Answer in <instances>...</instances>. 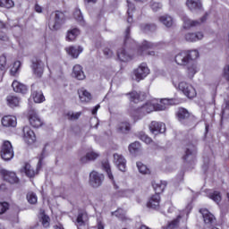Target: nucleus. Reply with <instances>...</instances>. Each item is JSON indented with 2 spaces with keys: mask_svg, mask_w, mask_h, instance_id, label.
Here are the masks:
<instances>
[{
  "mask_svg": "<svg viewBox=\"0 0 229 229\" xmlns=\"http://www.w3.org/2000/svg\"><path fill=\"white\" fill-rule=\"evenodd\" d=\"M199 56L198 50L182 51L175 55V64L187 67L189 78H194V74L198 72L197 58Z\"/></svg>",
  "mask_w": 229,
  "mask_h": 229,
  "instance_id": "nucleus-1",
  "label": "nucleus"
},
{
  "mask_svg": "<svg viewBox=\"0 0 229 229\" xmlns=\"http://www.w3.org/2000/svg\"><path fill=\"white\" fill-rule=\"evenodd\" d=\"M65 24V14L60 11H55L50 14L48 19V28L51 31H58L62 30V26Z\"/></svg>",
  "mask_w": 229,
  "mask_h": 229,
  "instance_id": "nucleus-2",
  "label": "nucleus"
},
{
  "mask_svg": "<svg viewBox=\"0 0 229 229\" xmlns=\"http://www.w3.org/2000/svg\"><path fill=\"white\" fill-rule=\"evenodd\" d=\"M154 110H155V104L151 102H147L141 107H139V108L130 107L128 109V112H129V115H131V117H132L134 121H137V119H139L140 114L146 115V114H151V112H154Z\"/></svg>",
  "mask_w": 229,
  "mask_h": 229,
  "instance_id": "nucleus-3",
  "label": "nucleus"
},
{
  "mask_svg": "<svg viewBox=\"0 0 229 229\" xmlns=\"http://www.w3.org/2000/svg\"><path fill=\"white\" fill-rule=\"evenodd\" d=\"M176 118L181 123V124H184L185 126H191L192 124V118L191 117V113L183 107H180L176 112Z\"/></svg>",
  "mask_w": 229,
  "mask_h": 229,
  "instance_id": "nucleus-4",
  "label": "nucleus"
},
{
  "mask_svg": "<svg viewBox=\"0 0 229 229\" xmlns=\"http://www.w3.org/2000/svg\"><path fill=\"white\" fill-rule=\"evenodd\" d=\"M1 158L8 162L13 158V147L12 146V142L5 140L4 141L1 151H0Z\"/></svg>",
  "mask_w": 229,
  "mask_h": 229,
  "instance_id": "nucleus-5",
  "label": "nucleus"
},
{
  "mask_svg": "<svg viewBox=\"0 0 229 229\" xmlns=\"http://www.w3.org/2000/svg\"><path fill=\"white\" fill-rule=\"evenodd\" d=\"M103 182H105V175L103 174L98 173L97 171H92L89 174V185L93 187V189L101 187Z\"/></svg>",
  "mask_w": 229,
  "mask_h": 229,
  "instance_id": "nucleus-6",
  "label": "nucleus"
},
{
  "mask_svg": "<svg viewBox=\"0 0 229 229\" xmlns=\"http://www.w3.org/2000/svg\"><path fill=\"white\" fill-rule=\"evenodd\" d=\"M196 146L192 144L188 145L185 150V154L182 157V160H184V162H187L188 164H192V162L196 160Z\"/></svg>",
  "mask_w": 229,
  "mask_h": 229,
  "instance_id": "nucleus-7",
  "label": "nucleus"
},
{
  "mask_svg": "<svg viewBox=\"0 0 229 229\" xmlns=\"http://www.w3.org/2000/svg\"><path fill=\"white\" fill-rule=\"evenodd\" d=\"M149 74V68H148V64L145 63H142L135 71H134V76L133 80L136 81H140V80H144L146 76Z\"/></svg>",
  "mask_w": 229,
  "mask_h": 229,
  "instance_id": "nucleus-8",
  "label": "nucleus"
},
{
  "mask_svg": "<svg viewBox=\"0 0 229 229\" xmlns=\"http://www.w3.org/2000/svg\"><path fill=\"white\" fill-rule=\"evenodd\" d=\"M179 90L184 94L187 98H192L196 96V89L192 85L187 82H180L179 83Z\"/></svg>",
  "mask_w": 229,
  "mask_h": 229,
  "instance_id": "nucleus-9",
  "label": "nucleus"
},
{
  "mask_svg": "<svg viewBox=\"0 0 229 229\" xmlns=\"http://www.w3.org/2000/svg\"><path fill=\"white\" fill-rule=\"evenodd\" d=\"M207 17H208V13H205L203 17L200 18V20H191L187 16H183L182 21L184 22V28H196V26H199L202 22H205L207 21Z\"/></svg>",
  "mask_w": 229,
  "mask_h": 229,
  "instance_id": "nucleus-10",
  "label": "nucleus"
},
{
  "mask_svg": "<svg viewBox=\"0 0 229 229\" xmlns=\"http://www.w3.org/2000/svg\"><path fill=\"white\" fill-rule=\"evenodd\" d=\"M175 99L173 98H162L159 104H154V110L160 112L163 110H167V106H171V105H177Z\"/></svg>",
  "mask_w": 229,
  "mask_h": 229,
  "instance_id": "nucleus-11",
  "label": "nucleus"
},
{
  "mask_svg": "<svg viewBox=\"0 0 229 229\" xmlns=\"http://www.w3.org/2000/svg\"><path fill=\"white\" fill-rule=\"evenodd\" d=\"M199 212L202 215L205 225L208 226H212V225H216V216L208 211L207 208H200Z\"/></svg>",
  "mask_w": 229,
  "mask_h": 229,
  "instance_id": "nucleus-12",
  "label": "nucleus"
},
{
  "mask_svg": "<svg viewBox=\"0 0 229 229\" xmlns=\"http://www.w3.org/2000/svg\"><path fill=\"white\" fill-rule=\"evenodd\" d=\"M150 131L154 135H158V133H165V123L160 122H151L148 126Z\"/></svg>",
  "mask_w": 229,
  "mask_h": 229,
  "instance_id": "nucleus-13",
  "label": "nucleus"
},
{
  "mask_svg": "<svg viewBox=\"0 0 229 229\" xmlns=\"http://www.w3.org/2000/svg\"><path fill=\"white\" fill-rule=\"evenodd\" d=\"M32 69L38 78H42V74H44V63L38 59L32 60Z\"/></svg>",
  "mask_w": 229,
  "mask_h": 229,
  "instance_id": "nucleus-14",
  "label": "nucleus"
},
{
  "mask_svg": "<svg viewBox=\"0 0 229 229\" xmlns=\"http://www.w3.org/2000/svg\"><path fill=\"white\" fill-rule=\"evenodd\" d=\"M23 136L25 142L28 144H34L35 140H37L35 132L28 126L23 127Z\"/></svg>",
  "mask_w": 229,
  "mask_h": 229,
  "instance_id": "nucleus-15",
  "label": "nucleus"
},
{
  "mask_svg": "<svg viewBox=\"0 0 229 229\" xmlns=\"http://www.w3.org/2000/svg\"><path fill=\"white\" fill-rule=\"evenodd\" d=\"M186 6L190 12H201L203 10V4L201 0H187Z\"/></svg>",
  "mask_w": 229,
  "mask_h": 229,
  "instance_id": "nucleus-16",
  "label": "nucleus"
},
{
  "mask_svg": "<svg viewBox=\"0 0 229 229\" xmlns=\"http://www.w3.org/2000/svg\"><path fill=\"white\" fill-rule=\"evenodd\" d=\"M114 162L119 171H122L123 173L126 171V159L123 155L114 154Z\"/></svg>",
  "mask_w": 229,
  "mask_h": 229,
  "instance_id": "nucleus-17",
  "label": "nucleus"
},
{
  "mask_svg": "<svg viewBox=\"0 0 229 229\" xmlns=\"http://www.w3.org/2000/svg\"><path fill=\"white\" fill-rule=\"evenodd\" d=\"M29 121L33 128H40L42 126V120L35 111H30Z\"/></svg>",
  "mask_w": 229,
  "mask_h": 229,
  "instance_id": "nucleus-18",
  "label": "nucleus"
},
{
  "mask_svg": "<svg viewBox=\"0 0 229 229\" xmlns=\"http://www.w3.org/2000/svg\"><path fill=\"white\" fill-rule=\"evenodd\" d=\"M31 90H32V98H33V100L35 103H42V102L46 101L44 93H42V91L37 89V85L32 84Z\"/></svg>",
  "mask_w": 229,
  "mask_h": 229,
  "instance_id": "nucleus-19",
  "label": "nucleus"
},
{
  "mask_svg": "<svg viewBox=\"0 0 229 229\" xmlns=\"http://www.w3.org/2000/svg\"><path fill=\"white\" fill-rule=\"evenodd\" d=\"M2 125L5 128H15L17 126V118L15 116H4L2 118Z\"/></svg>",
  "mask_w": 229,
  "mask_h": 229,
  "instance_id": "nucleus-20",
  "label": "nucleus"
},
{
  "mask_svg": "<svg viewBox=\"0 0 229 229\" xmlns=\"http://www.w3.org/2000/svg\"><path fill=\"white\" fill-rule=\"evenodd\" d=\"M4 180L8 182V183H17L19 182V177H17V174L15 172H10L7 170H4Z\"/></svg>",
  "mask_w": 229,
  "mask_h": 229,
  "instance_id": "nucleus-21",
  "label": "nucleus"
},
{
  "mask_svg": "<svg viewBox=\"0 0 229 229\" xmlns=\"http://www.w3.org/2000/svg\"><path fill=\"white\" fill-rule=\"evenodd\" d=\"M147 207L148 208H153L154 210H157V208H160V195H153L147 203Z\"/></svg>",
  "mask_w": 229,
  "mask_h": 229,
  "instance_id": "nucleus-22",
  "label": "nucleus"
},
{
  "mask_svg": "<svg viewBox=\"0 0 229 229\" xmlns=\"http://www.w3.org/2000/svg\"><path fill=\"white\" fill-rule=\"evenodd\" d=\"M126 96H129V99L131 103H139V101H143V99H146V94L137 91H132L130 93H127Z\"/></svg>",
  "mask_w": 229,
  "mask_h": 229,
  "instance_id": "nucleus-23",
  "label": "nucleus"
},
{
  "mask_svg": "<svg viewBox=\"0 0 229 229\" xmlns=\"http://www.w3.org/2000/svg\"><path fill=\"white\" fill-rule=\"evenodd\" d=\"M203 37L201 32H189L185 34L184 38L187 42H198V40H201Z\"/></svg>",
  "mask_w": 229,
  "mask_h": 229,
  "instance_id": "nucleus-24",
  "label": "nucleus"
},
{
  "mask_svg": "<svg viewBox=\"0 0 229 229\" xmlns=\"http://www.w3.org/2000/svg\"><path fill=\"white\" fill-rule=\"evenodd\" d=\"M72 76L76 80H85V72H83V67L80 64H76L72 69Z\"/></svg>",
  "mask_w": 229,
  "mask_h": 229,
  "instance_id": "nucleus-25",
  "label": "nucleus"
},
{
  "mask_svg": "<svg viewBox=\"0 0 229 229\" xmlns=\"http://www.w3.org/2000/svg\"><path fill=\"white\" fill-rule=\"evenodd\" d=\"M79 98L82 103H89L92 99V95L83 88L78 90Z\"/></svg>",
  "mask_w": 229,
  "mask_h": 229,
  "instance_id": "nucleus-26",
  "label": "nucleus"
},
{
  "mask_svg": "<svg viewBox=\"0 0 229 229\" xmlns=\"http://www.w3.org/2000/svg\"><path fill=\"white\" fill-rule=\"evenodd\" d=\"M12 87H13L14 92H18L20 94H26V92H28V88L26 87V85H24L17 81H13Z\"/></svg>",
  "mask_w": 229,
  "mask_h": 229,
  "instance_id": "nucleus-27",
  "label": "nucleus"
},
{
  "mask_svg": "<svg viewBox=\"0 0 229 229\" xmlns=\"http://www.w3.org/2000/svg\"><path fill=\"white\" fill-rule=\"evenodd\" d=\"M166 185H167V182L165 181H159L158 182H154L152 183V186L154 188L156 194H158L159 196L160 194H162V192H164Z\"/></svg>",
  "mask_w": 229,
  "mask_h": 229,
  "instance_id": "nucleus-28",
  "label": "nucleus"
},
{
  "mask_svg": "<svg viewBox=\"0 0 229 229\" xmlns=\"http://www.w3.org/2000/svg\"><path fill=\"white\" fill-rule=\"evenodd\" d=\"M98 157H99V154H98V153H96L94 151L88 152L86 154V156L81 157V164H87L88 162H93Z\"/></svg>",
  "mask_w": 229,
  "mask_h": 229,
  "instance_id": "nucleus-29",
  "label": "nucleus"
},
{
  "mask_svg": "<svg viewBox=\"0 0 229 229\" xmlns=\"http://www.w3.org/2000/svg\"><path fill=\"white\" fill-rule=\"evenodd\" d=\"M117 56L120 62H130L131 60V56L126 53L124 48L118 49Z\"/></svg>",
  "mask_w": 229,
  "mask_h": 229,
  "instance_id": "nucleus-30",
  "label": "nucleus"
},
{
  "mask_svg": "<svg viewBox=\"0 0 229 229\" xmlns=\"http://www.w3.org/2000/svg\"><path fill=\"white\" fill-rule=\"evenodd\" d=\"M155 47H157V44L149 41H144L142 46L139 48V53L140 55H144V51H146V49H155Z\"/></svg>",
  "mask_w": 229,
  "mask_h": 229,
  "instance_id": "nucleus-31",
  "label": "nucleus"
},
{
  "mask_svg": "<svg viewBox=\"0 0 229 229\" xmlns=\"http://www.w3.org/2000/svg\"><path fill=\"white\" fill-rule=\"evenodd\" d=\"M131 130V126L128 122H122L118 124V131L120 133H130Z\"/></svg>",
  "mask_w": 229,
  "mask_h": 229,
  "instance_id": "nucleus-32",
  "label": "nucleus"
},
{
  "mask_svg": "<svg viewBox=\"0 0 229 229\" xmlns=\"http://www.w3.org/2000/svg\"><path fill=\"white\" fill-rule=\"evenodd\" d=\"M159 21L164 24L166 28H171L173 26V17L165 14L159 17Z\"/></svg>",
  "mask_w": 229,
  "mask_h": 229,
  "instance_id": "nucleus-33",
  "label": "nucleus"
},
{
  "mask_svg": "<svg viewBox=\"0 0 229 229\" xmlns=\"http://www.w3.org/2000/svg\"><path fill=\"white\" fill-rule=\"evenodd\" d=\"M21 173H25L26 176L29 178H33L35 176V170L31 167V165L25 164L24 167L21 169Z\"/></svg>",
  "mask_w": 229,
  "mask_h": 229,
  "instance_id": "nucleus-34",
  "label": "nucleus"
},
{
  "mask_svg": "<svg viewBox=\"0 0 229 229\" xmlns=\"http://www.w3.org/2000/svg\"><path fill=\"white\" fill-rule=\"evenodd\" d=\"M49 216L46 215L44 210H40V222L44 228H49Z\"/></svg>",
  "mask_w": 229,
  "mask_h": 229,
  "instance_id": "nucleus-35",
  "label": "nucleus"
},
{
  "mask_svg": "<svg viewBox=\"0 0 229 229\" xmlns=\"http://www.w3.org/2000/svg\"><path fill=\"white\" fill-rule=\"evenodd\" d=\"M102 167L106 171L109 180L114 182V174H112V169L110 168V163L108 161L102 162Z\"/></svg>",
  "mask_w": 229,
  "mask_h": 229,
  "instance_id": "nucleus-36",
  "label": "nucleus"
},
{
  "mask_svg": "<svg viewBox=\"0 0 229 229\" xmlns=\"http://www.w3.org/2000/svg\"><path fill=\"white\" fill-rule=\"evenodd\" d=\"M78 35H80V30L76 28L72 30H68L66 39L70 41L76 40V37H78Z\"/></svg>",
  "mask_w": 229,
  "mask_h": 229,
  "instance_id": "nucleus-37",
  "label": "nucleus"
},
{
  "mask_svg": "<svg viewBox=\"0 0 229 229\" xmlns=\"http://www.w3.org/2000/svg\"><path fill=\"white\" fill-rule=\"evenodd\" d=\"M7 103L9 106H11V108H13L14 106H19V98L14 96H8Z\"/></svg>",
  "mask_w": 229,
  "mask_h": 229,
  "instance_id": "nucleus-38",
  "label": "nucleus"
},
{
  "mask_svg": "<svg viewBox=\"0 0 229 229\" xmlns=\"http://www.w3.org/2000/svg\"><path fill=\"white\" fill-rule=\"evenodd\" d=\"M140 30L144 31V33H148V31H156L157 25L155 24H141Z\"/></svg>",
  "mask_w": 229,
  "mask_h": 229,
  "instance_id": "nucleus-39",
  "label": "nucleus"
},
{
  "mask_svg": "<svg viewBox=\"0 0 229 229\" xmlns=\"http://www.w3.org/2000/svg\"><path fill=\"white\" fill-rule=\"evenodd\" d=\"M140 150V142L135 141L129 145L130 153H138Z\"/></svg>",
  "mask_w": 229,
  "mask_h": 229,
  "instance_id": "nucleus-40",
  "label": "nucleus"
},
{
  "mask_svg": "<svg viewBox=\"0 0 229 229\" xmlns=\"http://www.w3.org/2000/svg\"><path fill=\"white\" fill-rule=\"evenodd\" d=\"M136 165L141 174H149V170L148 169V166L142 164V162H137Z\"/></svg>",
  "mask_w": 229,
  "mask_h": 229,
  "instance_id": "nucleus-41",
  "label": "nucleus"
},
{
  "mask_svg": "<svg viewBox=\"0 0 229 229\" xmlns=\"http://www.w3.org/2000/svg\"><path fill=\"white\" fill-rule=\"evenodd\" d=\"M180 219H182V216H178L177 218L170 222L166 227V229H176L178 228L180 225Z\"/></svg>",
  "mask_w": 229,
  "mask_h": 229,
  "instance_id": "nucleus-42",
  "label": "nucleus"
},
{
  "mask_svg": "<svg viewBox=\"0 0 229 229\" xmlns=\"http://www.w3.org/2000/svg\"><path fill=\"white\" fill-rule=\"evenodd\" d=\"M208 198L218 204L221 201V193L219 191H213L209 193Z\"/></svg>",
  "mask_w": 229,
  "mask_h": 229,
  "instance_id": "nucleus-43",
  "label": "nucleus"
},
{
  "mask_svg": "<svg viewBox=\"0 0 229 229\" xmlns=\"http://www.w3.org/2000/svg\"><path fill=\"white\" fill-rule=\"evenodd\" d=\"M130 44H135V41L130 38V27H127L124 37V46H130Z\"/></svg>",
  "mask_w": 229,
  "mask_h": 229,
  "instance_id": "nucleus-44",
  "label": "nucleus"
},
{
  "mask_svg": "<svg viewBox=\"0 0 229 229\" xmlns=\"http://www.w3.org/2000/svg\"><path fill=\"white\" fill-rule=\"evenodd\" d=\"M68 55L72 56V58H78L80 56V51H78V48L74 47H71L70 48L66 49Z\"/></svg>",
  "mask_w": 229,
  "mask_h": 229,
  "instance_id": "nucleus-45",
  "label": "nucleus"
},
{
  "mask_svg": "<svg viewBox=\"0 0 229 229\" xmlns=\"http://www.w3.org/2000/svg\"><path fill=\"white\" fill-rule=\"evenodd\" d=\"M139 139H140V140L145 142V144H151V142H153V140H151V138H149V136H148L144 132H140L139 133Z\"/></svg>",
  "mask_w": 229,
  "mask_h": 229,
  "instance_id": "nucleus-46",
  "label": "nucleus"
},
{
  "mask_svg": "<svg viewBox=\"0 0 229 229\" xmlns=\"http://www.w3.org/2000/svg\"><path fill=\"white\" fill-rule=\"evenodd\" d=\"M74 19L83 24V14H81V11L80 9H75L73 13Z\"/></svg>",
  "mask_w": 229,
  "mask_h": 229,
  "instance_id": "nucleus-47",
  "label": "nucleus"
},
{
  "mask_svg": "<svg viewBox=\"0 0 229 229\" xmlns=\"http://www.w3.org/2000/svg\"><path fill=\"white\" fill-rule=\"evenodd\" d=\"M27 199L30 205H35L37 203V195L34 192H29L27 194Z\"/></svg>",
  "mask_w": 229,
  "mask_h": 229,
  "instance_id": "nucleus-48",
  "label": "nucleus"
},
{
  "mask_svg": "<svg viewBox=\"0 0 229 229\" xmlns=\"http://www.w3.org/2000/svg\"><path fill=\"white\" fill-rule=\"evenodd\" d=\"M112 216H115V217H118V219H124L126 213L124 212V210L119 208L114 212H112Z\"/></svg>",
  "mask_w": 229,
  "mask_h": 229,
  "instance_id": "nucleus-49",
  "label": "nucleus"
},
{
  "mask_svg": "<svg viewBox=\"0 0 229 229\" xmlns=\"http://www.w3.org/2000/svg\"><path fill=\"white\" fill-rule=\"evenodd\" d=\"M13 2L12 0H1L0 1V6L3 8H13Z\"/></svg>",
  "mask_w": 229,
  "mask_h": 229,
  "instance_id": "nucleus-50",
  "label": "nucleus"
},
{
  "mask_svg": "<svg viewBox=\"0 0 229 229\" xmlns=\"http://www.w3.org/2000/svg\"><path fill=\"white\" fill-rule=\"evenodd\" d=\"M20 68H21V62L20 61L14 62L13 66L11 69L12 76H15V74H17Z\"/></svg>",
  "mask_w": 229,
  "mask_h": 229,
  "instance_id": "nucleus-51",
  "label": "nucleus"
},
{
  "mask_svg": "<svg viewBox=\"0 0 229 229\" xmlns=\"http://www.w3.org/2000/svg\"><path fill=\"white\" fill-rule=\"evenodd\" d=\"M81 115V114L80 113H67V117L70 121H76V119H80V116Z\"/></svg>",
  "mask_w": 229,
  "mask_h": 229,
  "instance_id": "nucleus-52",
  "label": "nucleus"
},
{
  "mask_svg": "<svg viewBox=\"0 0 229 229\" xmlns=\"http://www.w3.org/2000/svg\"><path fill=\"white\" fill-rule=\"evenodd\" d=\"M0 69L4 71L6 69V55H3L0 56Z\"/></svg>",
  "mask_w": 229,
  "mask_h": 229,
  "instance_id": "nucleus-53",
  "label": "nucleus"
},
{
  "mask_svg": "<svg viewBox=\"0 0 229 229\" xmlns=\"http://www.w3.org/2000/svg\"><path fill=\"white\" fill-rule=\"evenodd\" d=\"M44 158H46V148H43L42 153L38 157V169L42 167V160H44Z\"/></svg>",
  "mask_w": 229,
  "mask_h": 229,
  "instance_id": "nucleus-54",
  "label": "nucleus"
},
{
  "mask_svg": "<svg viewBox=\"0 0 229 229\" xmlns=\"http://www.w3.org/2000/svg\"><path fill=\"white\" fill-rule=\"evenodd\" d=\"M223 76L226 81L229 83V64H225L223 69Z\"/></svg>",
  "mask_w": 229,
  "mask_h": 229,
  "instance_id": "nucleus-55",
  "label": "nucleus"
},
{
  "mask_svg": "<svg viewBox=\"0 0 229 229\" xmlns=\"http://www.w3.org/2000/svg\"><path fill=\"white\" fill-rule=\"evenodd\" d=\"M103 53L106 58H112V56H114V51L108 47L104 48Z\"/></svg>",
  "mask_w": 229,
  "mask_h": 229,
  "instance_id": "nucleus-56",
  "label": "nucleus"
},
{
  "mask_svg": "<svg viewBox=\"0 0 229 229\" xmlns=\"http://www.w3.org/2000/svg\"><path fill=\"white\" fill-rule=\"evenodd\" d=\"M85 225V221H83V214L80 213L77 216V226L80 228V226H83Z\"/></svg>",
  "mask_w": 229,
  "mask_h": 229,
  "instance_id": "nucleus-57",
  "label": "nucleus"
},
{
  "mask_svg": "<svg viewBox=\"0 0 229 229\" xmlns=\"http://www.w3.org/2000/svg\"><path fill=\"white\" fill-rule=\"evenodd\" d=\"M150 6H151V9L153 10V12H158V10H160V8H162V4L157 3V2H152Z\"/></svg>",
  "mask_w": 229,
  "mask_h": 229,
  "instance_id": "nucleus-58",
  "label": "nucleus"
},
{
  "mask_svg": "<svg viewBox=\"0 0 229 229\" xmlns=\"http://www.w3.org/2000/svg\"><path fill=\"white\" fill-rule=\"evenodd\" d=\"M8 203L7 202H0V214H4L8 209Z\"/></svg>",
  "mask_w": 229,
  "mask_h": 229,
  "instance_id": "nucleus-59",
  "label": "nucleus"
},
{
  "mask_svg": "<svg viewBox=\"0 0 229 229\" xmlns=\"http://www.w3.org/2000/svg\"><path fill=\"white\" fill-rule=\"evenodd\" d=\"M226 110H229V100H225L222 109V115H225Z\"/></svg>",
  "mask_w": 229,
  "mask_h": 229,
  "instance_id": "nucleus-60",
  "label": "nucleus"
},
{
  "mask_svg": "<svg viewBox=\"0 0 229 229\" xmlns=\"http://www.w3.org/2000/svg\"><path fill=\"white\" fill-rule=\"evenodd\" d=\"M127 4H128V11L127 12H130L131 14H132L133 10H135V5L131 3H130V1H127Z\"/></svg>",
  "mask_w": 229,
  "mask_h": 229,
  "instance_id": "nucleus-61",
  "label": "nucleus"
},
{
  "mask_svg": "<svg viewBox=\"0 0 229 229\" xmlns=\"http://www.w3.org/2000/svg\"><path fill=\"white\" fill-rule=\"evenodd\" d=\"M127 13H128L127 22L129 24H131V22H133V16L131 12H127Z\"/></svg>",
  "mask_w": 229,
  "mask_h": 229,
  "instance_id": "nucleus-62",
  "label": "nucleus"
},
{
  "mask_svg": "<svg viewBox=\"0 0 229 229\" xmlns=\"http://www.w3.org/2000/svg\"><path fill=\"white\" fill-rule=\"evenodd\" d=\"M35 12H37L38 13H42V7L38 4L35 5Z\"/></svg>",
  "mask_w": 229,
  "mask_h": 229,
  "instance_id": "nucleus-63",
  "label": "nucleus"
},
{
  "mask_svg": "<svg viewBox=\"0 0 229 229\" xmlns=\"http://www.w3.org/2000/svg\"><path fill=\"white\" fill-rule=\"evenodd\" d=\"M98 229H105V225L101 221H98Z\"/></svg>",
  "mask_w": 229,
  "mask_h": 229,
  "instance_id": "nucleus-64",
  "label": "nucleus"
}]
</instances>
